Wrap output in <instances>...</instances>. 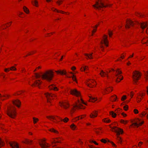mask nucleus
<instances>
[{
    "label": "nucleus",
    "instance_id": "1",
    "mask_svg": "<svg viewBox=\"0 0 148 148\" xmlns=\"http://www.w3.org/2000/svg\"><path fill=\"white\" fill-rule=\"evenodd\" d=\"M35 75L36 78L41 77L43 79L46 80L48 82L52 80L54 76L53 73L51 70L46 71L41 75L37 73H36Z\"/></svg>",
    "mask_w": 148,
    "mask_h": 148
},
{
    "label": "nucleus",
    "instance_id": "2",
    "mask_svg": "<svg viewBox=\"0 0 148 148\" xmlns=\"http://www.w3.org/2000/svg\"><path fill=\"white\" fill-rule=\"evenodd\" d=\"M112 5V4H111L105 5L104 2L101 0H98V1L96 2L95 4L92 5V6L95 8L99 10L103 8H106L107 6L110 7Z\"/></svg>",
    "mask_w": 148,
    "mask_h": 148
},
{
    "label": "nucleus",
    "instance_id": "3",
    "mask_svg": "<svg viewBox=\"0 0 148 148\" xmlns=\"http://www.w3.org/2000/svg\"><path fill=\"white\" fill-rule=\"evenodd\" d=\"M83 103L86 104L81 99L80 100H78L77 102H76L75 104L73 105V108L71 110V113L73 112L72 110H74L75 108L77 109H84L85 107L82 104Z\"/></svg>",
    "mask_w": 148,
    "mask_h": 148
},
{
    "label": "nucleus",
    "instance_id": "4",
    "mask_svg": "<svg viewBox=\"0 0 148 148\" xmlns=\"http://www.w3.org/2000/svg\"><path fill=\"white\" fill-rule=\"evenodd\" d=\"M112 131L115 132L116 133V136H117V139L118 140L119 143H121V138L119 136L121 133L122 134L123 132V130L117 127H116L112 128Z\"/></svg>",
    "mask_w": 148,
    "mask_h": 148
},
{
    "label": "nucleus",
    "instance_id": "5",
    "mask_svg": "<svg viewBox=\"0 0 148 148\" xmlns=\"http://www.w3.org/2000/svg\"><path fill=\"white\" fill-rule=\"evenodd\" d=\"M141 76L140 73L138 71H135L133 73L132 78L134 83H136Z\"/></svg>",
    "mask_w": 148,
    "mask_h": 148
},
{
    "label": "nucleus",
    "instance_id": "6",
    "mask_svg": "<svg viewBox=\"0 0 148 148\" xmlns=\"http://www.w3.org/2000/svg\"><path fill=\"white\" fill-rule=\"evenodd\" d=\"M103 40H102L101 42V45L100 46V47L102 49H102H103V44H104L107 47L108 46V45L107 44L108 41L107 40V36L106 35H104L103 36Z\"/></svg>",
    "mask_w": 148,
    "mask_h": 148
},
{
    "label": "nucleus",
    "instance_id": "7",
    "mask_svg": "<svg viewBox=\"0 0 148 148\" xmlns=\"http://www.w3.org/2000/svg\"><path fill=\"white\" fill-rule=\"evenodd\" d=\"M8 115L10 117L14 118L16 116L15 111L13 110H9L7 112Z\"/></svg>",
    "mask_w": 148,
    "mask_h": 148
},
{
    "label": "nucleus",
    "instance_id": "8",
    "mask_svg": "<svg viewBox=\"0 0 148 148\" xmlns=\"http://www.w3.org/2000/svg\"><path fill=\"white\" fill-rule=\"evenodd\" d=\"M46 97L47 99V101L48 102H50L49 99H51V98H53L56 97V95L54 94H53L49 93H46L45 94Z\"/></svg>",
    "mask_w": 148,
    "mask_h": 148
},
{
    "label": "nucleus",
    "instance_id": "9",
    "mask_svg": "<svg viewBox=\"0 0 148 148\" xmlns=\"http://www.w3.org/2000/svg\"><path fill=\"white\" fill-rule=\"evenodd\" d=\"M144 123V121L139 119H136L134 123H132V125L137 127L141 125Z\"/></svg>",
    "mask_w": 148,
    "mask_h": 148
},
{
    "label": "nucleus",
    "instance_id": "10",
    "mask_svg": "<svg viewBox=\"0 0 148 148\" xmlns=\"http://www.w3.org/2000/svg\"><path fill=\"white\" fill-rule=\"evenodd\" d=\"M86 84L88 86L90 87L95 86L96 85V82L93 80L89 79L86 83Z\"/></svg>",
    "mask_w": 148,
    "mask_h": 148
},
{
    "label": "nucleus",
    "instance_id": "11",
    "mask_svg": "<svg viewBox=\"0 0 148 148\" xmlns=\"http://www.w3.org/2000/svg\"><path fill=\"white\" fill-rule=\"evenodd\" d=\"M70 92L71 94L75 95L77 97L80 96V92L75 89H71L70 91Z\"/></svg>",
    "mask_w": 148,
    "mask_h": 148
},
{
    "label": "nucleus",
    "instance_id": "12",
    "mask_svg": "<svg viewBox=\"0 0 148 148\" xmlns=\"http://www.w3.org/2000/svg\"><path fill=\"white\" fill-rule=\"evenodd\" d=\"M134 23L132 21L130 20H128L126 21V24L125 25V27L126 28H129L130 27V26H133Z\"/></svg>",
    "mask_w": 148,
    "mask_h": 148
},
{
    "label": "nucleus",
    "instance_id": "13",
    "mask_svg": "<svg viewBox=\"0 0 148 148\" xmlns=\"http://www.w3.org/2000/svg\"><path fill=\"white\" fill-rule=\"evenodd\" d=\"M45 140H44V142L43 140H41L42 143H39V144L42 148H47L49 147L48 144L45 142Z\"/></svg>",
    "mask_w": 148,
    "mask_h": 148
},
{
    "label": "nucleus",
    "instance_id": "14",
    "mask_svg": "<svg viewBox=\"0 0 148 148\" xmlns=\"http://www.w3.org/2000/svg\"><path fill=\"white\" fill-rule=\"evenodd\" d=\"M60 105L61 107H63L65 109L67 108L69 106V104L66 102H60Z\"/></svg>",
    "mask_w": 148,
    "mask_h": 148
},
{
    "label": "nucleus",
    "instance_id": "15",
    "mask_svg": "<svg viewBox=\"0 0 148 148\" xmlns=\"http://www.w3.org/2000/svg\"><path fill=\"white\" fill-rule=\"evenodd\" d=\"M10 146L12 148H18V144L14 142H12L10 143Z\"/></svg>",
    "mask_w": 148,
    "mask_h": 148
},
{
    "label": "nucleus",
    "instance_id": "16",
    "mask_svg": "<svg viewBox=\"0 0 148 148\" xmlns=\"http://www.w3.org/2000/svg\"><path fill=\"white\" fill-rule=\"evenodd\" d=\"M139 24L140 25L141 28L143 29H145L148 25V23H147L143 22L140 23Z\"/></svg>",
    "mask_w": 148,
    "mask_h": 148
},
{
    "label": "nucleus",
    "instance_id": "17",
    "mask_svg": "<svg viewBox=\"0 0 148 148\" xmlns=\"http://www.w3.org/2000/svg\"><path fill=\"white\" fill-rule=\"evenodd\" d=\"M13 103L14 104L19 107L20 106L21 102L19 100L16 99L13 101Z\"/></svg>",
    "mask_w": 148,
    "mask_h": 148
},
{
    "label": "nucleus",
    "instance_id": "18",
    "mask_svg": "<svg viewBox=\"0 0 148 148\" xmlns=\"http://www.w3.org/2000/svg\"><path fill=\"white\" fill-rule=\"evenodd\" d=\"M49 88L51 90H53L55 91H57L58 90V89L55 87V85L54 84H52L50 86H49Z\"/></svg>",
    "mask_w": 148,
    "mask_h": 148
},
{
    "label": "nucleus",
    "instance_id": "19",
    "mask_svg": "<svg viewBox=\"0 0 148 148\" xmlns=\"http://www.w3.org/2000/svg\"><path fill=\"white\" fill-rule=\"evenodd\" d=\"M42 82L39 80H36L35 81L34 84L32 85V86H38Z\"/></svg>",
    "mask_w": 148,
    "mask_h": 148
},
{
    "label": "nucleus",
    "instance_id": "20",
    "mask_svg": "<svg viewBox=\"0 0 148 148\" xmlns=\"http://www.w3.org/2000/svg\"><path fill=\"white\" fill-rule=\"evenodd\" d=\"M16 69V68H15L14 66H13L11 67L10 68H9L7 69H5V71L6 72H8L10 70L11 71H15Z\"/></svg>",
    "mask_w": 148,
    "mask_h": 148
},
{
    "label": "nucleus",
    "instance_id": "21",
    "mask_svg": "<svg viewBox=\"0 0 148 148\" xmlns=\"http://www.w3.org/2000/svg\"><path fill=\"white\" fill-rule=\"evenodd\" d=\"M106 72L107 73H108V71H107ZM100 74L102 77H104L105 75H106L107 77H108V73H106L105 72H103L102 70L101 71V72L100 73Z\"/></svg>",
    "mask_w": 148,
    "mask_h": 148
},
{
    "label": "nucleus",
    "instance_id": "22",
    "mask_svg": "<svg viewBox=\"0 0 148 148\" xmlns=\"http://www.w3.org/2000/svg\"><path fill=\"white\" fill-rule=\"evenodd\" d=\"M97 115V113L96 112H94L93 113H92L90 115V117L92 118L96 117Z\"/></svg>",
    "mask_w": 148,
    "mask_h": 148
},
{
    "label": "nucleus",
    "instance_id": "23",
    "mask_svg": "<svg viewBox=\"0 0 148 148\" xmlns=\"http://www.w3.org/2000/svg\"><path fill=\"white\" fill-rule=\"evenodd\" d=\"M92 53L91 54H88L87 53H85L84 54V55L87 57H86L87 58H89L90 59H92Z\"/></svg>",
    "mask_w": 148,
    "mask_h": 148
},
{
    "label": "nucleus",
    "instance_id": "24",
    "mask_svg": "<svg viewBox=\"0 0 148 148\" xmlns=\"http://www.w3.org/2000/svg\"><path fill=\"white\" fill-rule=\"evenodd\" d=\"M58 73H60L61 75H64L66 74V72L64 71L58 70L55 71Z\"/></svg>",
    "mask_w": 148,
    "mask_h": 148
},
{
    "label": "nucleus",
    "instance_id": "25",
    "mask_svg": "<svg viewBox=\"0 0 148 148\" xmlns=\"http://www.w3.org/2000/svg\"><path fill=\"white\" fill-rule=\"evenodd\" d=\"M123 78V77L121 75L119 76V77H117L116 79V82H119L120 81L122 80Z\"/></svg>",
    "mask_w": 148,
    "mask_h": 148
},
{
    "label": "nucleus",
    "instance_id": "26",
    "mask_svg": "<svg viewBox=\"0 0 148 148\" xmlns=\"http://www.w3.org/2000/svg\"><path fill=\"white\" fill-rule=\"evenodd\" d=\"M47 118L49 119L50 120L53 121L54 122L55 121H53V120H54L56 121V119L55 118V117L54 116H47Z\"/></svg>",
    "mask_w": 148,
    "mask_h": 148
},
{
    "label": "nucleus",
    "instance_id": "27",
    "mask_svg": "<svg viewBox=\"0 0 148 148\" xmlns=\"http://www.w3.org/2000/svg\"><path fill=\"white\" fill-rule=\"evenodd\" d=\"M90 97V101L92 102H94L96 101L97 99L95 97H92V96L89 97Z\"/></svg>",
    "mask_w": 148,
    "mask_h": 148
},
{
    "label": "nucleus",
    "instance_id": "28",
    "mask_svg": "<svg viewBox=\"0 0 148 148\" xmlns=\"http://www.w3.org/2000/svg\"><path fill=\"white\" fill-rule=\"evenodd\" d=\"M59 118V119L61 121H63L64 122L66 123L69 120V119L67 117H65L64 119L62 120L60 118L57 116Z\"/></svg>",
    "mask_w": 148,
    "mask_h": 148
},
{
    "label": "nucleus",
    "instance_id": "29",
    "mask_svg": "<svg viewBox=\"0 0 148 148\" xmlns=\"http://www.w3.org/2000/svg\"><path fill=\"white\" fill-rule=\"evenodd\" d=\"M110 114L112 116L113 118L115 117L116 115V114L113 111L110 112Z\"/></svg>",
    "mask_w": 148,
    "mask_h": 148
},
{
    "label": "nucleus",
    "instance_id": "30",
    "mask_svg": "<svg viewBox=\"0 0 148 148\" xmlns=\"http://www.w3.org/2000/svg\"><path fill=\"white\" fill-rule=\"evenodd\" d=\"M117 97L116 96V95H114L112 96L111 100L112 101H116V99H117Z\"/></svg>",
    "mask_w": 148,
    "mask_h": 148
},
{
    "label": "nucleus",
    "instance_id": "31",
    "mask_svg": "<svg viewBox=\"0 0 148 148\" xmlns=\"http://www.w3.org/2000/svg\"><path fill=\"white\" fill-rule=\"evenodd\" d=\"M51 9L53 11H56L58 12H60V13H65L63 11H59V10H57V9H55V8H51Z\"/></svg>",
    "mask_w": 148,
    "mask_h": 148
},
{
    "label": "nucleus",
    "instance_id": "32",
    "mask_svg": "<svg viewBox=\"0 0 148 148\" xmlns=\"http://www.w3.org/2000/svg\"><path fill=\"white\" fill-rule=\"evenodd\" d=\"M23 9L24 11L26 13H29V10L25 6H24L23 8Z\"/></svg>",
    "mask_w": 148,
    "mask_h": 148
},
{
    "label": "nucleus",
    "instance_id": "33",
    "mask_svg": "<svg viewBox=\"0 0 148 148\" xmlns=\"http://www.w3.org/2000/svg\"><path fill=\"white\" fill-rule=\"evenodd\" d=\"M49 130L50 131H51V132H54L55 133H58V132L57 131L55 130L53 128Z\"/></svg>",
    "mask_w": 148,
    "mask_h": 148
},
{
    "label": "nucleus",
    "instance_id": "34",
    "mask_svg": "<svg viewBox=\"0 0 148 148\" xmlns=\"http://www.w3.org/2000/svg\"><path fill=\"white\" fill-rule=\"evenodd\" d=\"M71 128L73 130H74L76 128V126L74 124H72L71 126Z\"/></svg>",
    "mask_w": 148,
    "mask_h": 148
},
{
    "label": "nucleus",
    "instance_id": "35",
    "mask_svg": "<svg viewBox=\"0 0 148 148\" xmlns=\"http://www.w3.org/2000/svg\"><path fill=\"white\" fill-rule=\"evenodd\" d=\"M103 121L105 122L108 123L110 122V121L109 119H104L103 120Z\"/></svg>",
    "mask_w": 148,
    "mask_h": 148
},
{
    "label": "nucleus",
    "instance_id": "36",
    "mask_svg": "<svg viewBox=\"0 0 148 148\" xmlns=\"http://www.w3.org/2000/svg\"><path fill=\"white\" fill-rule=\"evenodd\" d=\"M32 142V140H26L24 143L26 144H29Z\"/></svg>",
    "mask_w": 148,
    "mask_h": 148
},
{
    "label": "nucleus",
    "instance_id": "37",
    "mask_svg": "<svg viewBox=\"0 0 148 148\" xmlns=\"http://www.w3.org/2000/svg\"><path fill=\"white\" fill-rule=\"evenodd\" d=\"M88 69V67L87 66H85L83 67V69L82 71H86Z\"/></svg>",
    "mask_w": 148,
    "mask_h": 148
},
{
    "label": "nucleus",
    "instance_id": "38",
    "mask_svg": "<svg viewBox=\"0 0 148 148\" xmlns=\"http://www.w3.org/2000/svg\"><path fill=\"white\" fill-rule=\"evenodd\" d=\"M34 122V123H36L37 122L38 120V119L37 118L34 117L33 118Z\"/></svg>",
    "mask_w": 148,
    "mask_h": 148
},
{
    "label": "nucleus",
    "instance_id": "39",
    "mask_svg": "<svg viewBox=\"0 0 148 148\" xmlns=\"http://www.w3.org/2000/svg\"><path fill=\"white\" fill-rule=\"evenodd\" d=\"M143 42L144 43H148V38L144 39Z\"/></svg>",
    "mask_w": 148,
    "mask_h": 148
},
{
    "label": "nucleus",
    "instance_id": "40",
    "mask_svg": "<svg viewBox=\"0 0 148 148\" xmlns=\"http://www.w3.org/2000/svg\"><path fill=\"white\" fill-rule=\"evenodd\" d=\"M4 145V143L0 138V147Z\"/></svg>",
    "mask_w": 148,
    "mask_h": 148
},
{
    "label": "nucleus",
    "instance_id": "41",
    "mask_svg": "<svg viewBox=\"0 0 148 148\" xmlns=\"http://www.w3.org/2000/svg\"><path fill=\"white\" fill-rule=\"evenodd\" d=\"M104 90H105V92L107 91L108 92H111L112 90V89H111L110 90V89H109V88H107L105 89Z\"/></svg>",
    "mask_w": 148,
    "mask_h": 148
},
{
    "label": "nucleus",
    "instance_id": "42",
    "mask_svg": "<svg viewBox=\"0 0 148 148\" xmlns=\"http://www.w3.org/2000/svg\"><path fill=\"white\" fill-rule=\"evenodd\" d=\"M63 0H58V1L56 2V3L59 5H60L61 3L63 1Z\"/></svg>",
    "mask_w": 148,
    "mask_h": 148
},
{
    "label": "nucleus",
    "instance_id": "43",
    "mask_svg": "<svg viewBox=\"0 0 148 148\" xmlns=\"http://www.w3.org/2000/svg\"><path fill=\"white\" fill-rule=\"evenodd\" d=\"M60 143V141L59 140H54V141L52 142V144H55L57 143Z\"/></svg>",
    "mask_w": 148,
    "mask_h": 148
},
{
    "label": "nucleus",
    "instance_id": "44",
    "mask_svg": "<svg viewBox=\"0 0 148 148\" xmlns=\"http://www.w3.org/2000/svg\"><path fill=\"white\" fill-rule=\"evenodd\" d=\"M38 3V1L36 0H35L34 1V5H35L36 6H37V4Z\"/></svg>",
    "mask_w": 148,
    "mask_h": 148
},
{
    "label": "nucleus",
    "instance_id": "45",
    "mask_svg": "<svg viewBox=\"0 0 148 148\" xmlns=\"http://www.w3.org/2000/svg\"><path fill=\"white\" fill-rule=\"evenodd\" d=\"M126 98V97L125 95H124L121 98L122 101H124L125 100Z\"/></svg>",
    "mask_w": 148,
    "mask_h": 148
},
{
    "label": "nucleus",
    "instance_id": "46",
    "mask_svg": "<svg viewBox=\"0 0 148 148\" xmlns=\"http://www.w3.org/2000/svg\"><path fill=\"white\" fill-rule=\"evenodd\" d=\"M124 110L125 111L127 110L128 108V106L127 105H126L123 107Z\"/></svg>",
    "mask_w": 148,
    "mask_h": 148
},
{
    "label": "nucleus",
    "instance_id": "47",
    "mask_svg": "<svg viewBox=\"0 0 148 148\" xmlns=\"http://www.w3.org/2000/svg\"><path fill=\"white\" fill-rule=\"evenodd\" d=\"M72 79L73 80V81H76V79L75 76L73 75V76L72 77Z\"/></svg>",
    "mask_w": 148,
    "mask_h": 148
},
{
    "label": "nucleus",
    "instance_id": "48",
    "mask_svg": "<svg viewBox=\"0 0 148 148\" xmlns=\"http://www.w3.org/2000/svg\"><path fill=\"white\" fill-rule=\"evenodd\" d=\"M82 116H79L78 117H76L75 118V121H77V120H79L80 119H81L82 118Z\"/></svg>",
    "mask_w": 148,
    "mask_h": 148
},
{
    "label": "nucleus",
    "instance_id": "49",
    "mask_svg": "<svg viewBox=\"0 0 148 148\" xmlns=\"http://www.w3.org/2000/svg\"><path fill=\"white\" fill-rule=\"evenodd\" d=\"M9 97V96L8 95H3V96H2L0 94V97Z\"/></svg>",
    "mask_w": 148,
    "mask_h": 148
},
{
    "label": "nucleus",
    "instance_id": "50",
    "mask_svg": "<svg viewBox=\"0 0 148 148\" xmlns=\"http://www.w3.org/2000/svg\"><path fill=\"white\" fill-rule=\"evenodd\" d=\"M101 142H103V143H106V142H107L106 140H105L104 139H101Z\"/></svg>",
    "mask_w": 148,
    "mask_h": 148
},
{
    "label": "nucleus",
    "instance_id": "51",
    "mask_svg": "<svg viewBox=\"0 0 148 148\" xmlns=\"http://www.w3.org/2000/svg\"><path fill=\"white\" fill-rule=\"evenodd\" d=\"M143 144V143L142 142H139V144L138 145V146L140 147H141V145H142Z\"/></svg>",
    "mask_w": 148,
    "mask_h": 148
},
{
    "label": "nucleus",
    "instance_id": "52",
    "mask_svg": "<svg viewBox=\"0 0 148 148\" xmlns=\"http://www.w3.org/2000/svg\"><path fill=\"white\" fill-rule=\"evenodd\" d=\"M121 123H124L125 124L127 123V121H125L124 120H121Z\"/></svg>",
    "mask_w": 148,
    "mask_h": 148
},
{
    "label": "nucleus",
    "instance_id": "53",
    "mask_svg": "<svg viewBox=\"0 0 148 148\" xmlns=\"http://www.w3.org/2000/svg\"><path fill=\"white\" fill-rule=\"evenodd\" d=\"M116 71L117 73L118 74H120L121 73V71L119 70L118 69Z\"/></svg>",
    "mask_w": 148,
    "mask_h": 148
},
{
    "label": "nucleus",
    "instance_id": "54",
    "mask_svg": "<svg viewBox=\"0 0 148 148\" xmlns=\"http://www.w3.org/2000/svg\"><path fill=\"white\" fill-rule=\"evenodd\" d=\"M147 114V113L145 112H143L141 114L143 116H144L146 115V114Z\"/></svg>",
    "mask_w": 148,
    "mask_h": 148
},
{
    "label": "nucleus",
    "instance_id": "55",
    "mask_svg": "<svg viewBox=\"0 0 148 148\" xmlns=\"http://www.w3.org/2000/svg\"><path fill=\"white\" fill-rule=\"evenodd\" d=\"M134 112L135 114H137L138 112V111L137 109H134Z\"/></svg>",
    "mask_w": 148,
    "mask_h": 148
},
{
    "label": "nucleus",
    "instance_id": "56",
    "mask_svg": "<svg viewBox=\"0 0 148 148\" xmlns=\"http://www.w3.org/2000/svg\"><path fill=\"white\" fill-rule=\"evenodd\" d=\"M137 16H138H138L140 17H141L142 16H143V15L139 13H137Z\"/></svg>",
    "mask_w": 148,
    "mask_h": 148
},
{
    "label": "nucleus",
    "instance_id": "57",
    "mask_svg": "<svg viewBox=\"0 0 148 148\" xmlns=\"http://www.w3.org/2000/svg\"><path fill=\"white\" fill-rule=\"evenodd\" d=\"M112 32L110 31H109V35L110 37L112 35Z\"/></svg>",
    "mask_w": 148,
    "mask_h": 148
},
{
    "label": "nucleus",
    "instance_id": "58",
    "mask_svg": "<svg viewBox=\"0 0 148 148\" xmlns=\"http://www.w3.org/2000/svg\"><path fill=\"white\" fill-rule=\"evenodd\" d=\"M91 142L94 143L95 144V145H98V143H97L95 141H92Z\"/></svg>",
    "mask_w": 148,
    "mask_h": 148
},
{
    "label": "nucleus",
    "instance_id": "59",
    "mask_svg": "<svg viewBox=\"0 0 148 148\" xmlns=\"http://www.w3.org/2000/svg\"><path fill=\"white\" fill-rule=\"evenodd\" d=\"M96 30H97L96 28L95 29H94L93 30H92V33H95V32H96Z\"/></svg>",
    "mask_w": 148,
    "mask_h": 148
},
{
    "label": "nucleus",
    "instance_id": "60",
    "mask_svg": "<svg viewBox=\"0 0 148 148\" xmlns=\"http://www.w3.org/2000/svg\"><path fill=\"white\" fill-rule=\"evenodd\" d=\"M122 115L124 116H126V114L124 113H122Z\"/></svg>",
    "mask_w": 148,
    "mask_h": 148
},
{
    "label": "nucleus",
    "instance_id": "61",
    "mask_svg": "<svg viewBox=\"0 0 148 148\" xmlns=\"http://www.w3.org/2000/svg\"><path fill=\"white\" fill-rule=\"evenodd\" d=\"M145 75H146V77L147 78V79H148V72H147V73L145 74Z\"/></svg>",
    "mask_w": 148,
    "mask_h": 148
},
{
    "label": "nucleus",
    "instance_id": "62",
    "mask_svg": "<svg viewBox=\"0 0 148 148\" xmlns=\"http://www.w3.org/2000/svg\"><path fill=\"white\" fill-rule=\"evenodd\" d=\"M76 69V68L75 66H73L72 67L71 69L72 70H73Z\"/></svg>",
    "mask_w": 148,
    "mask_h": 148
},
{
    "label": "nucleus",
    "instance_id": "63",
    "mask_svg": "<svg viewBox=\"0 0 148 148\" xmlns=\"http://www.w3.org/2000/svg\"><path fill=\"white\" fill-rule=\"evenodd\" d=\"M133 96V94L132 93V92H131L130 94V96H131V97H132Z\"/></svg>",
    "mask_w": 148,
    "mask_h": 148
},
{
    "label": "nucleus",
    "instance_id": "64",
    "mask_svg": "<svg viewBox=\"0 0 148 148\" xmlns=\"http://www.w3.org/2000/svg\"><path fill=\"white\" fill-rule=\"evenodd\" d=\"M56 146V145H53V148H58L57 147H55V146Z\"/></svg>",
    "mask_w": 148,
    "mask_h": 148
}]
</instances>
